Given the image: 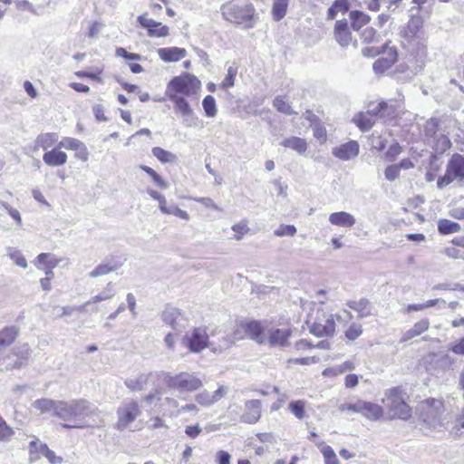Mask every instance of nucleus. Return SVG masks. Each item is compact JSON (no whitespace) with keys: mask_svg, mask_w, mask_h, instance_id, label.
<instances>
[{"mask_svg":"<svg viewBox=\"0 0 464 464\" xmlns=\"http://www.w3.org/2000/svg\"><path fill=\"white\" fill-rule=\"evenodd\" d=\"M56 417L68 421L63 424L66 429H83L94 426L96 419L100 417V411L90 401L84 399L61 401Z\"/></svg>","mask_w":464,"mask_h":464,"instance_id":"1","label":"nucleus"},{"mask_svg":"<svg viewBox=\"0 0 464 464\" xmlns=\"http://www.w3.org/2000/svg\"><path fill=\"white\" fill-rule=\"evenodd\" d=\"M257 343H268L270 346H285L291 336L289 328H278L267 321H258L246 325Z\"/></svg>","mask_w":464,"mask_h":464,"instance_id":"2","label":"nucleus"},{"mask_svg":"<svg viewBox=\"0 0 464 464\" xmlns=\"http://www.w3.org/2000/svg\"><path fill=\"white\" fill-rule=\"evenodd\" d=\"M416 410L420 420L429 429L440 430L447 422L445 404L442 399L422 400L418 403Z\"/></svg>","mask_w":464,"mask_h":464,"instance_id":"3","label":"nucleus"},{"mask_svg":"<svg viewBox=\"0 0 464 464\" xmlns=\"http://www.w3.org/2000/svg\"><path fill=\"white\" fill-rule=\"evenodd\" d=\"M201 88V82L197 76L184 72L173 77L166 86L165 95L169 100L186 98L196 95Z\"/></svg>","mask_w":464,"mask_h":464,"instance_id":"4","label":"nucleus"},{"mask_svg":"<svg viewBox=\"0 0 464 464\" xmlns=\"http://www.w3.org/2000/svg\"><path fill=\"white\" fill-rule=\"evenodd\" d=\"M409 396L401 387H393L385 392L382 403L390 418L408 420L411 416V408L407 403Z\"/></svg>","mask_w":464,"mask_h":464,"instance_id":"5","label":"nucleus"},{"mask_svg":"<svg viewBox=\"0 0 464 464\" xmlns=\"http://www.w3.org/2000/svg\"><path fill=\"white\" fill-rule=\"evenodd\" d=\"M220 12L226 21L237 25L243 24L246 28H252L256 18V8L251 3L240 5L230 1L221 5Z\"/></svg>","mask_w":464,"mask_h":464,"instance_id":"6","label":"nucleus"},{"mask_svg":"<svg viewBox=\"0 0 464 464\" xmlns=\"http://www.w3.org/2000/svg\"><path fill=\"white\" fill-rule=\"evenodd\" d=\"M164 382L168 388L179 393H192L203 388L204 382L198 372H179L175 374L166 373Z\"/></svg>","mask_w":464,"mask_h":464,"instance_id":"7","label":"nucleus"},{"mask_svg":"<svg viewBox=\"0 0 464 464\" xmlns=\"http://www.w3.org/2000/svg\"><path fill=\"white\" fill-rule=\"evenodd\" d=\"M403 37L408 48L419 53H424L427 35L422 27V21L419 17H412L403 32Z\"/></svg>","mask_w":464,"mask_h":464,"instance_id":"8","label":"nucleus"},{"mask_svg":"<svg viewBox=\"0 0 464 464\" xmlns=\"http://www.w3.org/2000/svg\"><path fill=\"white\" fill-rule=\"evenodd\" d=\"M310 333L316 336L333 335L335 331L334 314L320 307L315 310V315L309 314L306 319Z\"/></svg>","mask_w":464,"mask_h":464,"instance_id":"9","label":"nucleus"},{"mask_svg":"<svg viewBox=\"0 0 464 464\" xmlns=\"http://www.w3.org/2000/svg\"><path fill=\"white\" fill-rule=\"evenodd\" d=\"M116 413V428L123 430L141 414V409L137 401L130 399L124 401L118 407Z\"/></svg>","mask_w":464,"mask_h":464,"instance_id":"10","label":"nucleus"},{"mask_svg":"<svg viewBox=\"0 0 464 464\" xmlns=\"http://www.w3.org/2000/svg\"><path fill=\"white\" fill-rule=\"evenodd\" d=\"M464 179V156L454 154L448 162L446 172L443 177L440 178L437 185L439 188H442L453 180Z\"/></svg>","mask_w":464,"mask_h":464,"instance_id":"11","label":"nucleus"},{"mask_svg":"<svg viewBox=\"0 0 464 464\" xmlns=\"http://www.w3.org/2000/svg\"><path fill=\"white\" fill-rule=\"evenodd\" d=\"M209 336L203 327H195L183 337L182 343L194 353H198L206 348H210Z\"/></svg>","mask_w":464,"mask_h":464,"instance_id":"12","label":"nucleus"},{"mask_svg":"<svg viewBox=\"0 0 464 464\" xmlns=\"http://www.w3.org/2000/svg\"><path fill=\"white\" fill-rule=\"evenodd\" d=\"M42 457L46 458L50 464H62L63 459L50 450L49 447L39 440H32L29 443V459L30 461L39 460Z\"/></svg>","mask_w":464,"mask_h":464,"instance_id":"13","label":"nucleus"},{"mask_svg":"<svg viewBox=\"0 0 464 464\" xmlns=\"http://www.w3.org/2000/svg\"><path fill=\"white\" fill-rule=\"evenodd\" d=\"M228 387L219 384L214 392L202 390L194 396L196 403L204 408L212 407L228 393Z\"/></svg>","mask_w":464,"mask_h":464,"instance_id":"14","label":"nucleus"},{"mask_svg":"<svg viewBox=\"0 0 464 464\" xmlns=\"http://www.w3.org/2000/svg\"><path fill=\"white\" fill-rule=\"evenodd\" d=\"M13 350L14 356H15V360H8L9 358H1V366L5 367V370L19 368L22 365H24L29 359L30 348L28 344L24 343L16 346Z\"/></svg>","mask_w":464,"mask_h":464,"instance_id":"15","label":"nucleus"},{"mask_svg":"<svg viewBox=\"0 0 464 464\" xmlns=\"http://www.w3.org/2000/svg\"><path fill=\"white\" fill-rule=\"evenodd\" d=\"M397 50L393 46H389L385 44L383 46V56L377 59L372 65L373 71L376 73H382L391 68L397 61Z\"/></svg>","mask_w":464,"mask_h":464,"instance_id":"16","label":"nucleus"},{"mask_svg":"<svg viewBox=\"0 0 464 464\" xmlns=\"http://www.w3.org/2000/svg\"><path fill=\"white\" fill-rule=\"evenodd\" d=\"M58 147L73 150L75 152L74 157L83 162L89 160V151L86 145L78 139L65 137L59 141Z\"/></svg>","mask_w":464,"mask_h":464,"instance_id":"17","label":"nucleus"},{"mask_svg":"<svg viewBox=\"0 0 464 464\" xmlns=\"http://www.w3.org/2000/svg\"><path fill=\"white\" fill-rule=\"evenodd\" d=\"M262 414V403L259 400H247L244 403V413L240 420L244 423H256Z\"/></svg>","mask_w":464,"mask_h":464,"instance_id":"18","label":"nucleus"},{"mask_svg":"<svg viewBox=\"0 0 464 464\" xmlns=\"http://www.w3.org/2000/svg\"><path fill=\"white\" fill-rule=\"evenodd\" d=\"M360 146L355 140H350L332 150L333 155L343 161L353 160L359 154Z\"/></svg>","mask_w":464,"mask_h":464,"instance_id":"19","label":"nucleus"},{"mask_svg":"<svg viewBox=\"0 0 464 464\" xmlns=\"http://www.w3.org/2000/svg\"><path fill=\"white\" fill-rule=\"evenodd\" d=\"M358 413L368 420H378L384 413L383 408L374 402L359 400Z\"/></svg>","mask_w":464,"mask_h":464,"instance_id":"20","label":"nucleus"},{"mask_svg":"<svg viewBox=\"0 0 464 464\" xmlns=\"http://www.w3.org/2000/svg\"><path fill=\"white\" fill-rule=\"evenodd\" d=\"M157 53L164 63H177L187 56V50L176 46L163 47L158 49Z\"/></svg>","mask_w":464,"mask_h":464,"instance_id":"21","label":"nucleus"},{"mask_svg":"<svg viewBox=\"0 0 464 464\" xmlns=\"http://www.w3.org/2000/svg\"><path fill=\"white\" fill-rule=\"evenodd\" d=\"M58 145L43 155L44 162L49 167H61L66 164L68 156Z\"/></svg>","mask_w":464,"mask_h":464,"instance_id":"22","label":"nucleus"},{"mask_svg":"<svg viewBox=\"0 0 464 464\" xmlns=\"http://www.w3.org/2000/svg\"><path fill=\"white\" fill-rule=\"evenodd\" d=\"M152 378L153 374L151 372H143L136 376L127 378L124 382V384L132 392H140L148 386L150 381Z\"/></svg>","mask_w":464,"mask_h":464,"instance_id":"23","label":"nucleus"},{"mask_svg":"<svg viewBox=\"0 0 464 464\" xmlns=\"http://www.w3.org/2000/svg\"><path fill=\"white\" fill-rule=\"evenodd\" d=\"M428 360L430 363H434L435 368L442 371H448L453 369L455 365V359L449 353H430Z\"/></svg>","mask_w":464,"mask_h":464,"instance_id":"24","label":"nucleus"},{"mask_svg":"<svg viewBox=\"0 0 464 464\" xmlns=\"http://www.w3.org/2000/svg\"><path fill=\"white\" fill-rule=\"evenodd\" d=\"M161 318L166 324L169 325L174 330L183 326L181 324L183 321L182 313L176 307H166L162 313Z\"/></svg>","mask_w":464,"mask_h":464,"instance_id":"25","label":"nucleus"},{"mask_svg":"<svg viewBox=\"0 0 464 464\" xmlns=\"http://www.w3.org/2000/svg\"><path fill=\"white\" fill-rule=\"evenodd\" d=\"M430 328V321L427 318H422L417 321L412 327L403 333L401 337V343H406L417 336H420Z\"/></svg>","mask_w":464,"mask_h":464,"instance_id":"26","label":"nucleus"},{"mask_svg":"<svg viewBox=\"0 0 464 464\" xmlns=\"http://www.w3.org/2000/svg\"><path fill=\"white\" fill-rule=\"evenodd\" d=\"M334 37L343 47L348 46L352 42V34L345 20H340L335 23Z\"/></svg>","mask_w":464,"mask_h":464,"instance_id":"27","label":"nucleus"},{"mask_svg":"<svg viewBox=\"0 0 464 464\" xmlns=\"http://www.w3.org/2000/svg\"><path fill=\"white\" fill-rule=\"evenodd\" d=\"M58 143V135L56 133H42L35 139L34 150L36 151L37 150L42 149L46 152L50 150V149L52 150V148Z\"/></svg>","mask_w":464,"mask_h":464,"instance_id":"28","label":"nucleus"},{"mask_svg":"<svg viewBox=\"0 0 464 464\" xmlns=\"http://www.w3.org/2000/svg\"><path fill=\"white\" fill-rule=\"evenodd\" d=\"M61 258L52 253H41L34 260V265L39 270L55 268L61 262Z\"/></svg>","mask_w":464,"mask_h":464,"instance_id":"29","label":"nucleus"},{"mask_svg":"<svg viewBox=\"0 0 464 464\" xmlns=\"http://www.w3.org/2000/svg\"><path fill=\"white\" fill-rule=\"evenodd\" d=\"M329 222L337 227H352L355 225L356 219L348 212L339 211L330 214Z\"/></svg>","mask_w":464,"mask_h":464,"instance_id":"30","label":"nucleus"},{"mask_svg":"<svg viewBox=\"0 0 464 464\" xmlns=\"http://www.w3.org/2000/svg\"><path fill=\"white\" fill-rule=\"evenodd\" d=\"M61 401H55L49 398H41L35 400L33 402V408L36 410L40 414L45 412H53L54 416H56V412L58 411V408L60 406Z\"/></svg>","mask_w":464,"mask_h":464,"instance_id":"31","label":"nucleus"},{"mask_svg":"<svg viewBox=\"0 0 464 464\" xmlns=\"http://www.w3.org/2000/svg\"><path fill=\"white\" fill-rule=\"evenodd\" d=\"M18 336V329L14 326L5 327L0 331V355L13 344Z\"/></svg>","mask_w":464,"mask_h":464,"instance_id":"32","label":"nucleus"},{"mask_svg":"<svg viewBox=\"0 0 464 464\" xmlns=\"http://www.w3.org/2000/svg\"><path fill=\"white\" fill-rule=\"evenodd\" d=\"M234 345V340L228 334H223L219 337L210 341V350L214 353H222Z\"/></svg>","mask_w":464,"mask_h":464,"instance_id":"33","label":"nucleus"},{"mask_svg":"<svg viewBox=\"0 0 464 464\" xmlns=\"http://www.w3.org/2000/svg\"><path fill=\"white\" fill-rule=\"evenodd\" d=\"M346 305L357 312L358 317L364 318L372 314V306L370 301L366 298H361L359 300H350L346 303Z\"/></svg>","mask_w":464,"mask_h":464,"instance_id":"34","label":"nucleus"},{"mask_svg":"<svg viewBox=\"0 0 464 464\" xmlns=\"http://www.w3.org/2000/svg\"><path fill=\"white\" fill-rule=\"evenodd\" d=\"M122 266L121 262L117 260H109L104 261L98 265L94 269H92L89 276L92 278L98 277L101 276L107 275L109 273L114 272L119 269Z\"/></svg>","mask_w":464,"mask_h":464,"instance_id":"35","label":"nucleus"},{"mask_svg":"<svg viewBox=\"0 0 464 464\" xmlns=\"http://www.w3.org/2000/svg\"><path fill=\"white\" fill-rule=\"evenodd\" d=\"M353 121L362 131L369 130L376 121L372 111H361L356 113Z\"/></svg>","mask_w":464,"mask_h":464,"instance_id":"36","label":"nucleus"},{"mask_svg":"<svg viewBox=\"0 0 464 464\" xmlns=\"http://www.w3.org/2000/svg\"><path fill=\"white\" fill-rule=\"evenodd\" d=\"M115 295H116V290H115L114 284L111 282H109L102 292L92 296L88 301H86L84 303V304L87 307L90 304H98L102 301H108V300L112 299Z\"/></svg>","mask_w":464,"mask_h":464,"instance_id":"37","label":"nucleus"},{"mask_svg":"<svg viewBox=\"0 0 464 464\" xmlns=\"http://www.w3.org/2000/svg\"><path fill=\"white\" fill-rule=\"evenodd\" d=\"M367 111H372L373 114V118L377 120V118H382L384 120H388L395 112L394 108L392 105H389L385 102H381L377 103L376 105H372L370 110Z\"/></svg>","mask_w":464,"mask_h":464,"instance_id":"38","label":"nucleus"},{"mask_svg":"<svg viewBox=\"0 0 464 464\" xmlns=\"http://www.w3.org/2000/svg\"><path fill=\"white\" fill-rule=\"evenodd\" d=\"M289 0H272L271 15L274 21L282 20L287 14Z\"/></svg>","mask_w":464,"mask_h":464,"instance_id":"39","label":"nucleus"},{"mask_svg":"<svg viewBox=\"0 0 464 464\" xmlns=\"http://www.w3.org/2000/svg\"><path fill=\"white\" fill-rule=\"evenodd\" d=\"M281 145L285 148H289L299 154L304 153L307 150V143L305 140L299 137H290L285 139L281 142Z\"/></svg>","mask_w":464,"mask_h":464,"instance_id":"40","label":"nucleus"},{"mask_svg":"<svg viewBox=\"0 0 464 464\" xmlns=\"http://www.w3.org/2000/svg\"><path fill=\"white\" fill-rule=\"evenodd\" d=\"M252 323H258V321H242L236 326L233 332L229 334L234 340V344L246 336L253 340V334L246 329V325Z\"/></svg>","mask_w":464,"mask_h":464,"instance_id":"41","label":"nucleus"},{"mask_svg":"<svg viewBox=\"0 0 464 464\" xmlns=\"http://www.w3.org/2000/svg\"><path fill=\"white\" fill-rule=\"evenodd\" d=\"M438 231L441 235H449L460 231V225L457 222L442 218L438 222Z\"/></svg>","mask_w":464,"mask_h":464,"instance_id":"42","label":"nucleus"},{"mask_svg":"<svg viewBox=\"0 0 464 464\" xmlns=\"http://www.w3.org/2000/svg\"><path fill=\"white\" fill-rule=\"evenodd\" d=\"M7 256L14 262V264L21 268H27V261L23 255L22 251L15 247H7Z\"/></svg>","mask_w":464,"mask_h":464,"instance_id":"43","label":"nucleus"},{"mask_svg":"<svg viewBox=\"0 0 464 464\" xmlns=\"http://www.w3.org/2000/svg\"><path fill=\"white\" fill-rule=\"evenodd\" d=\"M231 230L234 232L233 239L237 241L243 239L250 231L248 221L246 219L240 220L231 227Z\"/></svg>","mask_w":464,"mask_h":464,"instance_id":"44","label":"nucleus"},{"mask_svg":"<svg viewBox=\"0 0 464 464\" xmlns=\"http://www.w3.org/2000/svg\"><path fill=\"white\" fill-rule=\"evenodd\" d=\"M202 107L207 117L214 118L217 116L218 106L213 96L207 95L202 101Z\"/></svg>","mask_w":464,"mask_h":464,"instance_id":"45","label":"nucleus"},{"mask_svg":"<svg viewBox=\"0 0 464 464\" xmlns=\"http://www.w3.org/2000/svg\"><path fill=\"white\" fill-rule=\"evenodd\" d=\"M152 154L162 163H173L177 160L175 154L160 147H154L152 149Z\"/></svg>","mask_w":464,"mask_h":464,"instance_id":"46","label":"nucleus"},{"mask_svg":"<svg viewBox=\"0 0 464 464\" xmlns=\"http://www.w3.org/2000/svg\"><path fill=\"white\" fill-rule=\"evenodd\" d=\"M179 401L175 398L166 397L163 400L162 406L166 408L163 409L164 414H169V416H178L180 413V409H179Z\"/></svg>","mask_w":464,"mask_h":464,"instance_id":"47","label":"nucleus"},{"mask_svg":"<svg viewBox=\"0 0 464 464\" xmlns=\"http://www.w3.org/2000/svg\"><path fill=\"white\" fill-rule=\"evenodd\" d=\"M288 409L290 412L297 419L303 420L305 418V401L303 400L292 401Z\"/></svg>","mask_w":464,"mask_h":464,"instance_id":"48","label":"nucleus"},{"mask_svg":"<svg viewBox=\"0 0 464 464\" xmlns=\"http://www.w3.org/2000/svg\"><path fill=\"white\" fill-rule=\"evenodd\" d=\"M350 18L352 19V26L354 30H359L364 24H366L370 17L362 12L353 11L350 14Z\"/></svg>","mask_w":464,"mask_h":464,"instance_id":"49","label":"nucleus"},{"mask_svg":"<svg viewBox=\"0 0 464 464\" xmlns=\"http://www.w3.org/2000/svg\"><path fill=\"white\" fill-rule=\"evenodd\" d=\"M169 101L174 104L175 112L179 116L188 114V112L193 111L186 98H175Z\"/></svg>","mask_w":464,"mask_h":464,"instance_id":"50","label":"nucleus"},{"mask_svg":"<svg viewBox=\"0 0 464 464\" xmlns=\"http://www.w3.org/2000/svg\"><path fill=\"white\" fill-rule=\"evenodd\" d=\"M274 107L282 113H285L286 115H291L294 113V111L292 110L291 106L287 102L285 97L284 96H277L275 98L273 102Z\"/></svg>","mask_w":464,"mask_h":464,"instance_id":"51","label":"nucleus"},{"mask_svg":"<svg viewBox=\"0 0 464 464\" xmlns=\"http://www.w3.org/2000/svg\"><path fill=\"white\" fill-rule=\"evenodd\" d=\"M140 168L145 171L160 188H167L168 183L150 167L140 165Z\"/></svg>","mask_w":464,"mask_h":464,"instance_id":"52","label":"nucleus"},{"mask_svg":"<svg viewBox=\"0 0 464 464\" xmlns=\"http://www.w3.org/2000/svg\"><path fill=\"white\" fill-rule=\"evenodd\" d=\"M237 68L234 67V66H229L227 68V73L221 83V87L223 89H228V88L234 86L235 78L237 76Z\"/></svg>","mask_w":464,"mask_h":464,"instance_id":"53","label":"nucleus"},{"mask_svg":"<svg viewBox=\"0 0 464 464\" xmlns=\"http://www.w3.org/2000/svg\"><path fill=\"white\" fill-rule=\"evenodd\" d=\"M180 118L182 124L187 128H196L198 126L199 120L194 111L188 112V114L181 115Z\"/></svg>","mask_w":464,"mask_h":464,"instance_id":"54","label":"nucleus"},{"mask_svg":"<svg viewBox=\"0 0 464 464\" xmlns=\"http://www.w3.org/2000/svg\"><path fill=\"white\" fill-rule=\"evenodd\" d=\"M56 308H58L61 311L59 317L71 316L74 312L82 313L86 310V306L84 304L82 305H78V306L67 305V306H57Z\"/></svg>","mask_w":464,"mask_h":464,"instance_id":"55","label":"nucleus"},{"mask_svg":"<svg viewBox=\"0 0 464 464\" xmlns=\"http://www.w3.org/2000/svg\"><path fill=\"white\" fill-rule=\"evenodd\" d=\"M102 72V69L96 68L93 72H91L86 71H78L75 72V75L78 78H89L98 82H102V79L101 78Z\"/></svg>","mask_w":464,"mask_h":464,"instance_id":"56","label":"nucleus"},{"mask_svg":"<svg viewBox=\"0 0 464 464\" xmlns=\"http://www.w3.org/2000/svg\"><path fill=\"white\" fill-rule=\"evenodd\" d=\"M137 20L139 24L148 31L150 29H154L161 24L160 22H157L151 18H149L147 14L139 15Z\"/></svg>","mask_w":464,"mask_h":464,"instance_id":"57","label":"nucleus"},{"mask_svg":"<svg viewBox=\"0 0 464 464\" xmlns=\"http://www.w3.org/2000/svg\"><path fill=\"white\" fill-rule=\"evenodd\" d=\"M14 433L13 429L0 417V440L9 441Z\"/></svg>","mask_w":464,"mask_h":464,"instance_id":"58","label":"nucleus"},{"mask_svg":"<svg viewBox=\"0 0 464 464\" xmlns=\"http://www.w3.org/2000/svg\"><path fill=\"white\" fill-rule=\"evenodd\" d=\"M0 206L8 213V215L16 222L18 226L22 225V217L16 208H14L12 206L4 201H0Z\"/></svg>","mask_w":464,"mask_h":464,"instance_id":"59","label":"nucleus"},{"mask_svg":"<svg viewBox=\"0 0 464 464\" xmlns=\"http://www.w3.org/2000/svg\"><path fill=\"white\" fill-rule=\"evenodd\" d=\"M362 334V327L359 324H352L345 331V337L351 341L357 339Z\"/></svg>","mask_w":464,"mask_h":464,"instance_id":"60","label":"nucleus"},{"mask_svg":"<svg viewBox=\"0 0 464 464\" xmlns=\"http://www.w3.org/2000/svg\"><path fill=\"white\" fill-rule=\"evenodd\" d=\"M296 227L294 225H280L277 229L275 230L274 234L276 237L289 236L293 237L296 234Z\"/></svg>","mask_w":464,"mask_h":464,"instance_id":"61","label":"nucleus"},{"mask_svg":"<svg viewBox=\"0 0 464 464\" xmlns=\"http://www.w3.org/2000/svg\"><path fill=\"white\" fill-rule=\"evenodd\" d=\"M401 152L402 147L398 142H395L385 152V159L389 161H393Z\"/></svg>","mask_w":464,"mask_h":464,"instance_id":"62","label":"nucleus"},{"mask_svg":"<svg viewBox=\"0 0 464 464\" xmlns=\"http://www.w3.org/2000/svg\"><path fill=\"white\" fill-rule=\"evenodd\" d=\"M169 34V28L162 24L154 29H150L148 32V35L152 38L167 37Z\"/></svg>","mask_w":464,"mask_h":464,"instance_id":"63","label":"nucleus"},{"mask_svg":"<svg viewBox=\"0 0 464 464\" xmlns=\"http://www.w3.org/2000/svg\"><path fill=\"white\" fill-rule=\"evenodd\" d=\"M464 430V408L456 415L453 430L456 434Z\"/></svg>","mask_w":464,"mask_h":464,"instance_id":"64","label":"nucleus"}]
</instances>
